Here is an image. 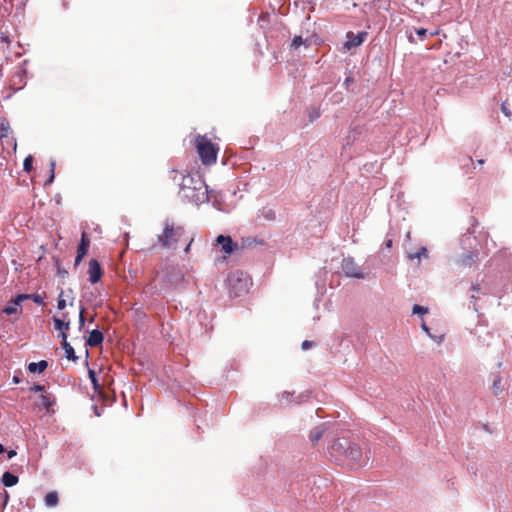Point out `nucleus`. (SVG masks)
<instances>
[{
  "label": "nucleus",
  "mask_w": 512,
  "mask_h": 512,
  "mask_svg": "<svg viewBox=\"0 0 512 512\" xmlns=\"http://www.w3.org/2000/svg\"><path fill=\"white\" fill-rule=\"evenodd\" d=\"M179 194L183 199L196 205L209 200L208 189L204 180L190 174L183 176Z\"/></svg>",
  "instance_id": "1"
},
{
  "label": "nucleus",
  "mask_w": 512,
  "mask_h": 512,
  "mask_svg": "<svg viewBox=\"0 0 512 512\" xmlns=\"http://www.w3.org/2000/svg\"><path fill=\"white\" fill-rule=\"evenodd\" d=\"M194 144L203 165L210 166L216 163L219 148L206 135H197Z\"/></svg>",
  "instance_id": "2"
},
{
  "label": "nucleus",
  "mask_w": 512,
  "mask_h": 512,
  "mask_svg": "<svg viewBox=\"0 0 512 512\" xmlns=\"http://www.w3.org/2000/svg\"><path fill=\"white\" fill-rule=\"evenodd\" d=\"M185 237V229L182 226L166 221L162 234L158 235V242L164 248H175L176 244Z\"/></svg>",
  "instance_id": "3"
},
{
  "label": "nucleus",
  "mask_w": 512,
  "mask_h": 512,
  "mask_svg": "<svg viewBox=\"0 0 512 512\" xmlns=\"http://www.w3.org/2000/svg\"><path fill=\"white\" fill-rule=\"evenodd\" d=\"M251 284L250 277L242 271H235L228 277L229 293L234 297L247 293Z\"/></svg>",
  "instance_id": "4"
},
{
  "label": "nucleus",
  "mask_w": 512,
  "mask_h": 512,
  "mask_svg": "<svg viewBox=\"0 0 512 512\" xmlns=\"http://www.w3.org/2000/svg\"><path fill=\"white\" fill-rule=\"evenodd\" d=\"M342 270L344 274L348 277L363 279L364 273L360 269V267L357 265V263L354 261L353 258H345L342 261Z\"/></svg>",
  "instance_id": "5"
},
{
  "label": "nucleus",
  "mask_w": 512,
  "mask_h": 512,
  "mask_svg": "<svg viewBox=\"0 0 512 512\" xmlns=\"http://www.w3.org/2000/svg\"><path fill=\"white\" fill-rule=\"evenodd\" d=\"M216 242L221 246V251L224 253V258L240 249L239 245L232 240L230 236L219 235Z\"/></svg>",
  "instance_id": "6"
},
{
  "label": "nucleus",
  "mask_w": 512,
  "mask_h": 512,
  "mask_svg": "<svg viewBox=\"0 0 512 512\" xmlns=\"http://www.w3.org/2000/svg\"><path fill=\"white\" fill-rule=\"evenodd\" d=\"M54 328L60 333L62 340L67 339V332L70 329V320L68 319V314L63 313L62 317H53Z\"/></svg>",
  "instance_id": "7"
},
{
  "label": "nucleus",
  "mask_w": 512,
  "mask_h": 512,
  "mask_svg": "<svg viewBox=\"0 0 512 512\" xmlns=\"http://www.w3.org/2000/svg\"><path fill=\"white\" fill-rule=\"evenodd\" d=\"M367 35V32H360L356 35L352 32H348L347 41L344 43V48L346 50H351L354 47L360 46L366 39Z\"/></svg>",
  "instance_id": "8"
},
{
  "label": "nucleus",
  "mask_w": 512,
  "mask_h": 512,
  "mask_svg": "<svg viewBox=\"0 0 512 512\" xmlns=\"http://www.w3.org/2000/svg\"><path fill=\"white\" fill-rule=\"evenodd\" d=\"M102 274H103V271H102V268H101L99 262L96 259H91L89 261V266H88L89 281L92 284L97 283L98 281H100Z\"/></svg>",
  "instance_id": "9"
},
{
  "label": "nucleus",
  "mask_w": 512,
  "mask_h": 512,
  "mask_svg": "<svg viewBox=\"0 0 512 512\" xmlns=\"http://www.w3.org/2000/svg\"><path fill=\"white\" fill-rule=\"evenodd\" d=\"M90 246V239L86 232H83L81 235L80 244L77 249V256L75 258V265H78L81 260L85 257L88 252V248Z\"/></svg>",
  "instance_id": "10"
},
{
  "label": "nucleus",
  "mask_w": 512,
  "mask_h": 512,
  "mask_svg": "<svg viewBox=\"0 0 512 512\" xmlns=\"http://www.w3.org/2000/svg\"><path fill=\"white\" fill-rule=\"evenodd\" d=\"M343 456L349 463H356L361 457V451L356 444L350 442Z\"/></svg>",
  "instance_id": "11"
},
{
  "label": "nucleus",
  "mask_w": 512,
  "mask_h": 512,
  "mask_svg": "<svg viewBox=\"0 0 512 512\" xmlns=\"http://www.w3.org/2000/svg\"><path fill=\"white\" fill-rule=\"evenodd\" d=\"M103 340V333L98 329H94L90 332L86 340V345L90 347H97L102 344Z\"/></svg>",
  "instance_id": "12"
},
{
  "label": "nucleus",
  "mask_w": 512,
  "mask_h": 512,
  "mask_svg": "<svg viewBox=\"0 0 512 512\" xmlns=\"http://www.w3.org/2000/svg\"><path fill=\"white\" fill-rule=\"evenodd\" d=\"M55 403V398L50 393H43L41 394L39 401L36 402V405L49 412Z\"/></svg>",
  "instance_id": "13"
},
{
  "label": "nucleus",
  "mask_w": 512,
  "mask_h": 512,
  "mask_svg": "<svg viewBox=\"0 0 512 512\" xmlns=\"http://www.w3.org/2000/svg\"><path fill=\"white\" fill-rule=\"evenodd\" d=\"M350 442L346 439H337L331 446L332 454L343 456Z\"/></svg>",
  "instance_id": "14"
},
{
  "label": "nucleus",
  "mask_w": 512,
  "mask_h": 512,
  "mask_svg": "<svg viewBox=\"0 0 512 512\" xmlns=\"http://www.w3.org/2000/svg\"><path fill=\"white\" fill-rule=\"evenodd\" d=\"M44 298H45V294L41 295V294H38V293H34V294H19L18 295V301H24V300H28L29 299V300H32L33 302H35L36 304L41 305V306L45 305Z\"/></svg>",
  "instance_id": "15"
},
{
  "label": "nucleus",
  "mask_w": 512,
  "mask_h": 512,
  "mask_svg": "<svg viewBox=\"0 0 512 512\" xmlns=\"http://www.w3.org/2000/svg\"><path fill=\"white\" fill-rule=\"evenodd\" d=\"M502 381H503V378L500 375V373H497L496 375H494L492 385H491V390H492L493 395L498 396L503 392L504 387H503Z\"/></svg>",
  "instance_id": "16"
},
{
  "label": "nucleus",
  "mask_w": 512,
  "mask_h": 512,
  "mask_svg": "<svg viewBox=\"0 0 512 512\" xmlns=\"http://www.w3.org/2000/svg\"><path fill=\"white\" fill-rule=\"evenodd\" d=\"M22 301H18V296L12 301L10 305H7L3 312L5 314L11 315V314H20L22 312V308L20 307Z\"/></svg>",
  "instance_id": "17"
},
{
  "label": "nucleus",
  "mask_w": 512,
  "mask_h": 512,
  "mask_svg": "<svg viewBox=\"0 0 512 512\" xmlns=\"http://www.w3.org/2000/svg\"><path fill=\"white\" fill-rule=\"evenodd\" d=\"M48 367V362L46 360H41L39 362H31L28 365V370L31 373H42Z\"/></svg>",
  "instance_id": "18"
},
{
  "label": "nucleus",
  "mask_w": 512,
  "mask_h": 512,
  "mask_svg": "<svg viewBox=\"0 0 512 512\" xmlns=\"http://www.w3.org/2000/svg\"><path fill=\"white\" fill-rule=\"evenodd\" d=\"M325 430L326 428L324 424L313 428L309 434V439L311 442L317 443L322 438Z\"/></svg>",
  "instance_id": "19"
},
{
  "label": "nucleus",
  "mask_w": 512,
  "mask_h": 512,
  "mask_svg": "<svg viewBox=\"0 0 512 512\" xmlns=\"http://www.w3.org/2000/svg\"><path fill=\"white\" fill-rule=\"evenodd\" d=\"M18 477L10 472H4L2 475V483L6 487H12L18 483Z\"/></svg>",
  "instance_id": "20"
},
{
  "label": "nucleus",
  "mask_w": 512,
  "mask_h": 512,
  "mask_svg": "<svg viewBox=\"0 0 512 512\" xmlns=\"http://www.w3.org/2000/svg\"><path fill=\"white\" fill-rule=\"evenodd\" d=\"M62 347L65 350L66 358L72 361L77 360L73 347L68 343L67 339L62 340Z\"/></svg>",
  "instance_id": "21"
},
{
  "label": "nucleus",
  "mask_w": 512,
  "mask_h": 512,
  "mask_svg": "<svg viewBox=\"0 0 512 512\" xmlns=\"http://www.w3.org/2000/svg\"><path fill=\"white\" fill-rule=\"evenodd\" d=\"M59 502L58 494L57 492H49L45 496V504L48 507H55Z\"/></svg>",
  "instance_id": "22"
},
{
  "label": "nucleus",
  "mask_w": 512,
  "mask_h": 512,
  "mask_svg": "<svg viewBox=\"0 0 512 512\" xmlns=\"http://www.w3.org/2000/svg\"><path fill=\"white\" fill-rule=\"evenodd\" d=\"M64 295H65V291L61 290L58 295V301H57V308L59 310H64L67 306V302H66V299L64 298Z\"/></svg>",
  "instance_id": "23"
},
{
  "label": "nucleus",
  "mask_w": 512,
  "mask_h": 512,
  "mask_svg": "<svg viewBox=\"0 0 512 512\" xmlns=\"http://www.w3.org/2000/svg\"><path fill=\"white\" fill-rule=\"evenodd\" d=\"M422 256L426 257L427 256V249L425 247H421L416 253L414 254H409V259H415V258H418L420 259Z\"/></svg>",
  "instance_id": "24"
},
{
  "label": "nucleus",
  "mask_w": 512,
  "mask_h": 512,
  "mask_svg": "<svg viewBox=\"0 0 512 512\" xmlns=\"http://www.w3.org/2000/svg\"><path fill=\"white\" fill-rule=\"evenodd\" d=\"M33 157L28 156L24 159L23 168L25 171L30 172L32 170Z\"/></svg>",
  "instance_id": "25"
},
{
  "label": "nucleus",
  "mask_w": 512,
  "mask_h": 512,
  "mask_svg": "<svg viewBox=\"0 0 512 512\" xmlns=\"http://www.w3.org/2000/svg\"><path fill=\"white\" fill-rule=\"evenodd\" d=\"M54 171H55V162L52 161L50 163V176H49L48 180L46 181L45 185H50L53 182L54 177H55Z\"/></svg>",
  "instance_id": "26"
},
{
  "label": "nucleus",
  "mask_w": 512,
  "mask_h": 512,
  "mask_svg": "<svg viewBox=\"0 0 512 512\" xmlns=\"http://www.w3.org/2000/svg\"><path fill=\"white\" fill-rule=\"evenodd\" d=\"M88 375H89V378L94 386L95 389H98L99 388V384H98V381H97V378H96V373L95 371L93 370H89L88 371Z\"/></svg>",
  "instance_id": "27"
},
{
  "label": "nucleus",
  "mask_w": 512,
  "mask_h": 512,
  "mask_svg": "<svg viewBox=\"0 0 512 512\" xmlns=\"http://www.w3.org/2000/svg\"><path fill=\"white\" fill-rule=\"evenodd\" d=\"M303 44V39L301 36H295L292 40L291 47L297 49Z\"/></svg>",
  "instance_id": "28"
},
{
  "label": "nucleus",
  "mask_w": 512,
  "mask_h": 512,
  "mask_svg": "<svg viewBox=\"0 0 512 512\" xmlns=\"http://www.w3.org/2000/svg\"><path fill=\"white\" fill-rule=\"evenodd\" d=\"M428 312V309L426 307L420 306V305H414L413 306V313L414 314H426Z\"/></svg>",
  "instance_id": "29"
},
{
  "label": "nucleus",
  "mask_w": 512,
  "mask_h": 512,
  "mask_svg": "<svg viewBox=\"0 0 512 512\" xmlns=\"http://www.w3.org/2000/svg\"><path fill=\"white\" fill-rule=\"evenodd\" d=\"M30 391L32 392H36V393H45L46 392V389H45V386L44 385H40V384H34L32 387H30Z\"/></svg>",
  "instance_id": "30"
},
{
  "label": "nucleus",
  "mask_w": 512,
  "mask_h": 512,
  "mask_svg": "<svg viewBox=\"0 0 512 512\" xmlns=\"http://www.w3.org/2000/svg\"><path fill=\"white\" fill-rule=\"evenodd\" d=\"M84 313H85V308L81 307L80 312H79V328L80 329H82L85 325Z\"/></svg>",
  "instance_id": "31"
},
{
  "label": "nucleus",
  "mask_w": 512,
  "mask_h": 512,
  "mask_svg": "<svg viewBox=\"0 0 512 512\" xmlns=\"http://www.w3.org/2000/svg\"><path fill=\"white\" fill-rule=\"evenodd\" d=\"M9 134V126L1 124L0 128V138L7 137Z\"/></svg>",
  "instance_id": "32"
},
{
  "label": "nucleus",
  "mask_w": 512,
  "mask_h": 512,
  "mask_svg": "<svg viewBox=\"0 0 512 512\" xmlns=\"http://www.w3.org/2000/svg\"><path fill=\"white\" fill-rule=\"evenodd\" d=\"M68 299H70V302H69V305L72 306L73 305V302L75 300L74 296H73V290L72 289H68L67 291H65V295Z\"/></svg>",
  "instance_id": "33"
},
{
  "label": "nucleus",
  "mask_w": 512,
  "mask_h": 512,
  "mask_svg": "<svg viewBox=\"0 0 512 512\" xmlns=\"http://www.w3.org/2000/svg\"><path fill=\"white\" fill-rule=\"evenodd\" d=\"M313 345H314L313 341L305 340L302 342L301 346H302L303 350H307V349L311 348Z\"/></svg>",
  "instance_id": "34"
},
{
  "label": "nucleus",
  "mask_w": 512,
  "mask_h": 512,
  "mask_svg": "<svg viewBox=\"0 0 512 512\" xmlns=\"http://www.w3.org/2000/svg\"><path fill=\"white\" fill-rule=\"evenodd\" d=\"M501 111L505 114V116L510 117L511 111L507 108L506 102H503L501 105Z\"/></svg>",
  "instance_id": "35"
},
{
  "label": "nucleus",
  "mask_w": 512,
  "mask_h": 512,
  "mask_svg": "<svg viewBox=\"0 0 512 512\" xmlns=\"http://www.w3.org/2000/svg\"><path fill=\"white\" fill-rule=\"evenodd\" d=\"M416 34L420 36L421 38H424L427 34V29L425 28H419L416 30Z\"/></svg>",
  "instance_id": "36"
},
{
  "label": "nucleus",
  "mask_w": 512,
  "mask_h": 512,
  "mask_svg": "<svg viewBox=\"0 0 512 512\" xmlns=\"http://www.w3.org/2000/svg\"><path fill=\"white\" fill-rule=\"evenodd\" d=\"M392 244H393V241L392 239H387L385 242H384V246L386 249H390L392 247Z\"/></svg>",
  "instance_id": "37"
},
{
  "label": "nucleus",
  "mask_w": 512,
  "mask_h": 512,
  "mask_svg": "<svg viewBox=\"0 0 512 512\" xmlns=\"http://www.w3.org/2000/svg\"><path fill=\"white\" fill-rule=\"evenodd\" d=\"M192 242H193V238H190L188 240V243H187L185 249H184L185 253H188L190 251V247H191Z\"/></svg>",
  "instance_id": "38"
},
{
  "label": "nucleus",
  "mask_w": 512,
  "mask_h": 512,
  "mask_svg": "<svg viewBox=\"0 0 512 512\" xmlns=\"http://www.w3.org/2000/svg\"><path fill=\"white\" fill-rule=\"evenodd\" d=\"M16 454H17V453H16V451H15V450H9V451L7 452V457H8V459H12L13 457H15V456H16Z\"/></svg>",
  "instance_id": "39"
},
{
  "label": "nucleus",
  "mask_w": 512,
  "mask_h": 512,
  "mask_svg": "<svg viewBox=\"0 0 512 512\" xmlns=\"http://www.w3.org/2000/svg\"><path fill=\"white\" fill-rule=\"evenodd\" d=\"M1 40H2V42H5L7 44L10 43L9 37L7 35H4V34L1 35Z\"/></svg>",
  "instance_id": "40"
},
{
  "label": "nucleus",
  "mask_w": 512,
  "mask_h": 512,
  "mask_svg": "<svg viewBox=\"0 0 512 512\" xmlns=\"http://www.w3.org/2000/svg\"><path fill=\"white\" fill-rule=\"evenodd\" d=\"M422 329L427 333V334H430L429 332V328L427 327V325L425 323H422L421 325Z\"/></svg>",
  "instance_id": "41"
},
{
  "label": "nucleus",
  "mask_w": 512,
  "mask_h": 512,
  "mask_svg": "<svg viewBox=\"0 0 512 512\" xmlns=\"http://www.w3.org/2000/svg\"><path fill=\"white\" fill-rule=\"evenodd\" d=\"M475 258H477V256L474 254L467 255V259H469L470 261H475Z\"/></svg>",
  "instance_id": "42"
},
{
  "label": "nucleus",
  "mask_w": 512,
  "mask_h": 512,
  "mask_svg": "<svg viewBox=\"0 0 512 512\" xmlns=\"http://www.w3.org/2000/svg\"><path fill=\"white\" fill-rule=\"evenodd\" d=\"M12 381L14 384H18V383H20V378L18 376H14Z\"/></svg>",
  "instance_id": "43"
},
{
  "label": "nucleus",
  "mask_w": 512,
  "mask_h": 512,
  "mask_svg": "<svg viewBox=\"0 0 512 512\" xmlns=\"http://www.w3.org/2000/svg\"><path fill=\"white\" fill-rule=\"evenodd\" d=\"M59 274H60L62 277H65V275L67 274V271H65V270H60V269H59Z\"/></svg>",
  "instance_id": "44"
},
{
  "label": "nucleus",
  "mask_w": 512,
  "mask_h": 512,
  "mask_svg": "<svg viewBox=\"0 0 512 512\" xmlns=\"http://www.w3.org/2000/svg\"><path fill=\"white\" fill-rule=\"evenodd\" d=\"M439 34V30H435L430 33L431 36H437Z\"/></svg>",
  "instance_id": "45"
},
{
  "label": "nucleus",
  "mask_w": 512,
  "mask_h": 512,
  "mask_svg": "<svg viewBox=\"0 0 512 512\" xmlns=\"http://www.w3.org/2000/svg\"><path fill=\"white\" fill-rule=\"evenodd\" d=\"M4 446L0 443V454L4 452Z\"/></svg>",
  "instance_id": "46"
},
{
  "label": "nucleus",
  "mask_w": 512,
  "mask_h": 512,
  "mask_svg": "<svg viewBox=\"0 0 512 512\" xmlns=\"http://www.w3.org/2000/svg\"><path fill=\"white\" fill-rule=\"evenodd\" d=\"M473 290L478 292L480 290V288L476 285V286H473Z\"/></svg>",
  "instance_id": "47"
},
{
  "label": "nucleus",
  "mask_w": 512,
  "mask_h": 512,
  "mask_svg": "<svg viewBox=\"0 0 512 512\" xmlns=\"http://www.w3.org/2000/svg\"><path fill=\"white\" fill-rule=\"evenodd\" d=\"M170 173L173 174V175H176L178 173V171L173 169V170L170 171Z\"/></svg>",
  "instance_id": "48"
},
{
  "label": "nucleus",
  "mask_w": 512,
  "mask_h": 512,
  "mask_svg": "<svg viewBox=\"0 0 512 512\" xmlns=\"http://www.w3.org/2000/svg\"><path fill=\"white\" fill-rule=\"evenodd\" d=\"M267 16H268V14H264V15L261 16V18H265Z\"/></svg>",
  "instance_id": "49"
},
{
  "label": "nucleus",
  "mask_w": 512,
  "mask_h": 512,
  "mask_svg": "<svg viewBox=\"0 0 512 512\" xmlns=\"http://www.w3.org/2000/svg\"><path fill=\"white\" fill-rule=\"evenodd\" d=\"M478 163H479V164H483V163H484V161H483V160H479V161H478Z\"/></svg>",
  "instance_id": "50"
},
{
  "label": "nucleus",
  "mask_w": 512,
  "mask_h": 512,
  "mask_svg": "<svg viewBox=\"0 0 512 512\" xmlns=\"http://www.w3.org/2000/svg\"><path fill=\"white\" fill-rule=\"evenodd\" d=\"M94 321V317H91L89 322H93Z\"/></svg>",
  "instance_id": "51"
}]
</instances>
